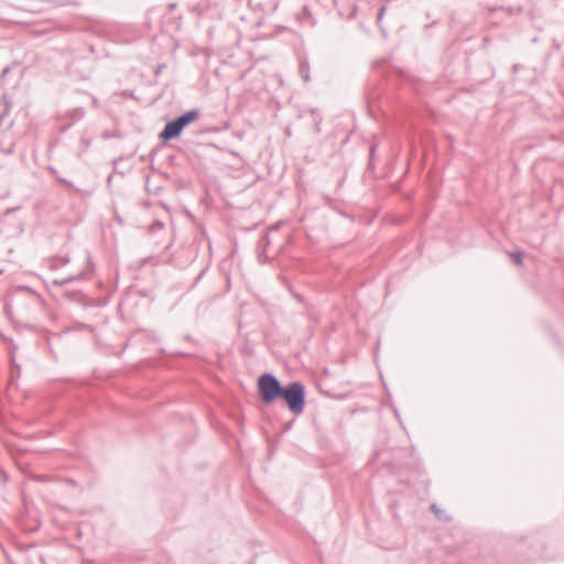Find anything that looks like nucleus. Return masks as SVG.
Listing matches in <instances>:
<instances>
[{
	"label": "nucleus",
	"instance_id": "nucleus-1",
	"mask_svg": "<svg viewBox=\"0 0 564 564\" xmlns=\"http://www.w3.org/2000/svg\"><path fill=\"white\" fill-rule=\"evenodd\" d=\"M284 384L271 372H264L257 379V393L262 405L269 406L280 400Z\"/></svg>",
	"mask_w": 564,
	"mask_h": 564
},
{
	"label": "nucleus",
	"instance_id": "nucleus-2",
	"mask_svg": "<svg viewBox=\"0 0 564 564\" xmlns=\"http://www.w3.org/2000/svg\"><path fill=\"white\" fill-rule=\"evenodd\" d=\"M280 400L295 416L303 414L306 404L305 386L301 381H291L284 384Z\"/></svg>",
	"mask_w": 564,
	"mask_h": 564
},
{
	"label": "nucleus",
	"instance_id": "nucleus-3",
	"mask_svg": "<svg viewBox=\"0 0 564 564\" xmlns=\"http://www.w3.org/2000/svg\"><path fill=\"white\" fill-rule=\"evenodd\" d=\"M88 263L89 265L91 267L90 270L88 271H82L79 272L78 274H75V275H69V276H66V278H62V279H55L53 281V283L55 285H58V286H63L65 288V293L69 296L70 300L73 301H77L76 299V294L80 293L82 290L78 289V288H75V285H73L74 282L78 281V280H84V279H87L88 276H90L93 274V267H94V263L91 262V258L88 257Z\"/></svg>",
	"mask_w": 564,
	"mask_h": 564
},
{
	"label": "nucleus",
	"instance_id": "nucleus-4",
	"mask_svg": "<svg viewBox=\"0 0 564 564\" xmlns=\"http://www.w3.org/2000/svg\"><path fill=\"white\" fill-rule=\"evenodd\" d=\"M183 131L184 129L174 118L165 123L164 128L159 133V139L162 143H167L171 140L177 139Z\"/></svg>",
	"mask_w": 564,
	"mask_h": 564
},
{
	"label": "nucleus",
	"instance_id": "nucleus-5",
	"mask_svg": "<svg viewBox=\"0 0 564 564\" xmlns=\"http://www.w3.org/2000/svg\"><path fill=\"white\" fill-rule=\"evenodd\" d=\"M199 109L194 108L178 115L177 117H175V119L180 123V126H182V128L185 129L191 123L197 121L199 119Z\"/></svg>",
	"mask_w": 564,
	"mask_h": 564
},
{
	"label": "nucleus",
	"instance_id": "nucleus-6",
	"mask_svg": "<svg viewBox=\"0 0 564 564\" xmlns=\"http://www.w3.org/2000/svg\"><path fill=\"white\" fill-rule=\"evenodd\" d=\"M47 170L50 171V173L54 176V178L59 184H63L68 189L73 191L74 193H77V194H82L83 193V191L79 187L75 186V184L72 181H69L68 178L64 177L56 167L48 166Z\"/></svg>",
	"mask_w": 564,
	"mask_h": 564
},
{
	"label": "nucleus",
	"instance_id": "nucleus-7",
	"mask_svg": "<svg viewBox=\"0 0 564 564\" xmlns=\"http://www.w3.org/2000/svg\"><path fill=\"white\" fill-rule=\"evenodd\" d=\"M431 512L434 514V517L444 523H448L453 520L452 516L447 513L445 510L441 509L437 503L433 502L430 506Z\"/></svg>",
	"mask_w": 564,
	"mask_h": 564
},
{
	"label": "nucleus",
	"instance_id": "nucleus-8",
	"mask_svg": "<svg viewBox=\"0 0 564 564\" xmlns=\"http://www.w3.org/2000/svg\"><path fill=\"white\" fill-rule=\"evenodd\" d=\"M311 115L313 117V122H314V132L316 134H318L322 131L321 124H322V121H323V117L321 115V111L318 109H316V108L311 110Z\"/></svg>",
	"mask_w": 564,
	"mask_h": 564
},
{
	"label": "nucleus",
	"instance_id": "nucleus-9",
	"mask_svg": "<svg viewBox=\"0 0 564 564\" xmlns=\"http://www.w3.org/2000/svg\"><path fill=\"white\" fill-rule=\"evenodd\" d=\"M299 72L302 76V78L304 79V82H310L311 80V75H310V63L307 59H302L300 62V65H299Z\"/></svg>",
	"mask_w": 564,
	"mask_h": 564
},
{
	"label": "nucleus",
	"instance_id": "nucleus-10",
	"mask_svg": "<svg viewBox=\"0 0 564 564\" xmlns=\"http://www.w3.org/2000/svg\"><path fill=\"white\" fill-rule=\"evenodd\" d=\"M84 116H85V110L82 107L74 108L68 112V118L72 120V123H75V122L82 120L84 118Z\"/></svg>",
	"mask_w": 564,
	"mask_h": 564
},
{
	"label": "nucleus",
	"instance_id": "nucleus-11",
	"mask_svg": "<svg viewBox=\"0 0 564 564\" xmlns=\"http://www.w3.org/2000/svg\"><path fill=\"white\" fill-rule=\"evenodd\" d=\"M0 151L6 154H12L14 151V141H7L6 137L3 139L0 138Z\"/></svg>",
	"mask_w": 564,
	"mask_h": 564
},
{
	"label": "nucleus",
	"instance_id": "nucleus-12",
	"mask_svg": "<svg viewBox=\"0 0 564 564\" xmlns=\"http://www.w3.org/2000/svg\"><path fill=\"white\" fill-rule=\"evenodd\" d=\"M510 256L517 265L523 264V252L522 251L516 250V251L511 252Z\"/></svg>",
	"mask_w": 564,
	"mask_h": 564
},
{
	"label": "nucleus",
	"instance_id": "nucleus-13",
	"mask_svg": "<svg viewBox=\"0 0 564 564\" xmlns=\"http://www.w3.org/2000/svg\"><path fill=\"white\" fill-rule=\"evenodd\" d=\"M500 10L508 13L509 15L518 14L522 11V7H500Z\"/></svg>",
	"mask_w": 564,
	"mask_h": 564
},
{
	"label": "nucleus",
	"instance_id": "nucleus-14",
	"mask_svg": "<svg viewBox=\"0 0 564 564\" xmlns=\"http://www.w3.org/2000/svg\"><path fill=\"white\" fill-rule=\"evenodd\" d=\"M192 10L198 15L203 17L205 13V7L202 3H196L193 6Z\"/></svg>",
	"mask_w": 564,
	"mask_h": 564
},
{
	"label": "nucleus",
	"instance_id": "nucleus-15",
	"mask_svg": "<svg viewBox=\"0 0 564 564\" xmlns=\"http://www.w3.org/2000/svg\"><path fill=\"white\" fill-rule=\"evenodd\" d=\"M303 15L307 18V20H308V24H310L311 26H314V25H315V23H316V22H315V20L312 18L311 12H310V10H308V8H307V7H304V8H303Z\"/></svg>",
	"mask_w": 564,
	"mask_h": 564
},
{
	"label": "nucleus",
	"instance_id": "nucleus-16",
	"mask_svg": "<svg viewBox=\"0 0 564 564\" xmlns=\"http://www.w3.org/2000/svg\"><path fill=\"white\" fill-rule=\"evenodd\" d=\"M208 270V265H206L204 269H202V271L198 273V275L196 276L195 281H194V284L193 286H195L202 279L203 276L205 275V273L207 272Z\"/></svg>",
	"mask_w": 564,
	"mask_h": 564
},
{
	"label": "nucleus",
	"instance_id": "nucleus-17",
	"mask_svg": "<svg viewBox=\"0 0 564 564\" xmlns=\"http://www.w3.org/2000/svg\"><path fill=\"white\" fill-rule=\"evenodd\" d=\"M0 98L4 99L6 109L9 111L12 102L7 99L6 94L0 89Z\"/></svg>",
	"mask_w": 564,
	"mask_h": 564
},
{
	"label": "nucleus",
	"instance_id": "nucleus-18",
	"mask_svg": "<svg viewBox=\"0 0 564 564\" xmlns=\"http://www.w3.org/2000/svg\"><path fill=\"white\" fill-rule=\"evenodd\" d=\"M290 291H291L292 295L294 296V299H296L300 303H304L305 302V300H304L302 294L295 292L292 288H290Z\"/></svg>",
	"mask_w": 564,
	"mask_h": 564
},
{
	"label": "nucleus",
	"instance_id": "nucleus-19",
	"mask_svg": "<svg viewBox=\"0 0 564 564\" xmlns=\"http://www.w3.org/2000/svg\"><path fill=\"white\" fill-rule=\"evenodd\" d=\"M10 67H4L0 74V82L8 75Z\"/></svg>",
	"mask_w": 564,
	"mask_h": 564
},
{
	"label": "nucleus",
	"instance_id": "nucleus-20",
	"mask_svg": "<svg viewBox=\"0 0 564 564\" xmlns=\"http://www.w3.org/2000/svg\"><path fill=\"white\" fill-rule=\"evenodd\" d=\"M386 8L381 7L378 11V20L380 21L384 14Z\"/></svg>",
	"mask_w": 564,
	"mask_h": 564
},
{
	"label": "nucleus",
	"instance_id": "nucleus-21",
	"mask_svg": "<svg viewBox=\"0 0 564 564\" xmlns=\"http://www.w3.org/2000/svg\"><path fill=\"white\" fill-rule=\"evenodd\" d=\"M520 68H522L521 64H514L512 66V74L514 75L517 72H519Z\"/></svg>",
	"mask_w": 564,
	"mask_h": 564
},
{
	"label": "nucleus",
	"instance_id": "nucleus-22",
	"mask_svg": "<svg viewBox=\"0 0 564 564\" xmlns=\"http://www.w3.org/2000/svg\"><path fill=\"white\" fill-rule=\"evenodd\" d=\"M82 142L84 143L83 151H86L89 148V145H90V141L86 140V139H82Z\"/></svg>",
	"mask_w": 564,
	"mask_h": 564
},
{
	"label": "nucleus",
	"instance_id": "nucleus-23",
	"mask_svg": "<svg viewBox=\"0 0 564 564\" xmlns=\"http://www.w3.org/2000/svg\"><path fill=\"white\" fill-rule=\"evenodd\" d=\"M373 155H375V147H371L370 151H369L370 162L372 161Z\"/></svg>",
	"mask_w": 564,
	"mask_h": 564
},
{
	"label": "nucleus",
	"instance_id": "nucleus-24",
	"mask_svg": "<svg viewBox=\"0 0 564 564\" xmlns=\"http://www.w3.org/2000/svg\"><path fill=\"white\" fill-rule=\"evenodd\" d=\"M17 209H19V207H15V208H8L6 212H4V215H9L13 212H15Z\"/></svg>",
	"mask_w": 564,
	"mask_h": 564
},
{
	"label": "nucleus",
	"instance_id": "nucleus-25",
	"mask_svg": "<svg viewBox=\"0 0 564 564\" xmlns=\"http://www.w3.org/2000/svg\"><path fill=\"white\" fill-rule=\"evenodd\" d=\"M12 361H13L14 367L17 368L18 376H19L20 375V366L18 364H15L14 359Z\"/></svg>",
	"mask_w": 564,
	"mask_h": 564
},
{
	"label": "nucleus",
	"instance_id": "nucleus-26",
	"mask_svg": "<svg viewBox=\"0 0 564 564\" xmlns=\"http://www.w3.org/2000/svg\"><path fill=\"white\" fill-rule=\"evenodd\" d=\"M394 414H395V417L401 422L400 414L397 409H394Z\"/></svg>",
	"mask_w": 564,
	"mask_h": 564
},
{
	"label": "nucleus",
	"instance_id": "nucleus-27",
	"mask_svg": "<svg viewBox=\"0 0 564 564\" xmlns=\"http://www.w3.org/2000/svg\"><path fill=\"white\" fill-rule=\"evenodd\" d=\"M262 239H263V240H265V245H268V243L270 242V241H269V237H268V235L263 236V238H262Z\"/></svg>",
	"mask_w": 564,
	"mask_h": 564
},
{
	"label": "nucleus",
	"instance_id": "nucleus-28",
	"mask_svg": "<svg viewBox=\"0 0 564 564\" xmlns=\"http://www.w3.org/2000/svg\"><path fill=\"white\" fill-rule=\"evenodd\" d=\"M84 151L83 150H79V152L77 153V156L80 158L83 155Z\"/></svg>",
	"mask_w": 564,
	"mask_h": 564
}]
</instances>
